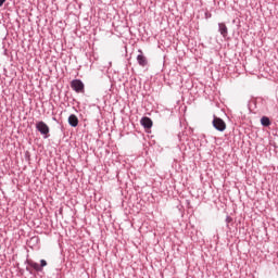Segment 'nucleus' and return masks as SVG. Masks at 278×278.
<instances>
[{
    "mask_svg": "<svg viewBox=\"0 0 278 278\" xmlns=\"http://www.w3.org/2000/svg\"><path fill=\"white\" fill-rule=\"evenodd\" d=\"M231 223H233V218H232L231 216H227V217H226V225H227V228H228V229H231V228L229 227V225H231Z\"/></svg>",
    "mask_w": 278,
    "mask_h": 278,
    "instance_id": "obj_10",
    "label": "nucleus"
},
{
    "mask_svg": "<svg viewBox=\"0 0 278 278\" xmlns=\"http://www.w3.org/2000/svg\"><path fill=\"white\" fill-rule=\"evenodd\" d=\"M140 123L144 129H151L153 127V121L150 117H142Z\"/></svg>",
    "mask_w": 278,
    "mask_h": 278,
    "instance_id": "obj_7",
    "label": "nucleus"
},
{
    "mask_svg": "<svg viewBox=\"0 0 278 278\" xmlns=\"http://www.w3.org/2000/svg\"><path fill=\"white\" fill-rule=\"evenodd\" d=\"M67 123L71 127H77V125H79V118H77V115L71 114L68 116Z\"/></svg>",
    "mask_w": 278,
    "mask_h": 278,
    "instance_id": "obj_6",
    "label": "nucleus"
},
{
    "mask_svg": "<svg viewBox=\"0 0 278 278\" xmlns=\"http://www.w3.org/2000/svg\"><path fill=\"white\" fill-rule=\"evenodd\" d=\"M138 55H137V64L141 66L142 68H146V66H149V59L144 55V52L142 50H138Z\"/></svg>",
    "mask_w": 278,
    "mask_h": 278,
    "instance_id": "obj_5",
    "label": "nucleus"
},
{
    "mask_svg": "<svg viewBox=\"0 0 278 278\" xmlns=\"http://www.w3.org/2000/svg\"><path fill=\"white\" fill-rule=\"evenodd\" d=\"M36 129L37 131H39V134H41V136H43V138H49V125H47V123L45 122H37L36 123Z\"/></svg>",
    "mask_w": 278,
    "mask_h": 278,
    "instance_id": "obj_2",
    "label": "nucleus"
},
{
    "mask_svg": "<svg viewBox=\"0 0 278 278\" xmlns=\"http://www.w3.org/2000/svg\"><path fill=\"white\" fill-rule=\"evenodd\" d=\"M45 266H47V262L45 260H41L39 265V267H41V270L42 268H45Z\"/></svg>",
    "mask_w": 278,
    "mask_h": 278,
    "instance_id": "obj_11",
    "label": "nucleus"
},
{
    "mask_svg": "<svg viewBox=\"0 0 278 278\" xmlns=\"http://www.w3.org/2000/svg\"><path fill=\"white\" fill-rule=\"evenodd\" d=\"M213 127L217 131H225L227 129V124L225 123V121H223V118L214 116Z\"/></svg>",
    "mask_w": 278,
    "mask_h": 278,
    "instance_id": "obj_4",
    "label": "nucleus"
},
{
    "mask_svg": "<svg viewBox=\"0 0 278 278\" xmlns=\"http://www.w3.org/2000/svg\"><path fill=\"white\" fill-rule=\"evenodd\" d=\"M218 31L223 36V38H227L229 30L227 28V25L225 23H219L218 24Z\"/></svg>",
    "mask_w": 278,
    "mask_h": 278,
    "instance_id": "obj_8",
    "label": "nucleus"
},
{
    "mask_svg": "<svg viewBox=\"0 0 278 278\" xmlns=\"http://www.w3.org/2000/svg\"><path fill=\"white\" fill-rule=\"evenodd\" d=\"M7 0H0V8H3V3H5Z\"/></svg>",
    "mask_w": 278,
    "mask_h": 278,
    "instance_id": "obj_13",
    "label": "nucleus"
},
{
    "mask_svg": "<svg viewBox=\"0 0 278 278\" xmlns=\"http://www.w3.org/2000/svg\"><path fill=\"white\" fill-rule=\"evenodd\" d=\"M205 18H212V13H210L208 11L205 12L204 14Z\"/></svg>",
    "mask_w": 278,
    "mask_h": 278,
    "instance_id": "obj_12",
    "label": "nucleus"
},
{
    "mask_svg": "<svg viewBox=\"0 0 278 278\" xmlns=\"http://www.w3.org/2000/svg\"><path fill=\"white\" fill-rule=\"evenodd\" d=\"M26 264H27L26 270H27V273H29V275H34V270H36V273H42L40 264L34 262L33 260H27ZM31 268H33V270H31Z\"/></svg>",
    "mask_w": 278,
    "mask_h": 278,
    "instance_id": "obj_3",
    "label": "nucleus"
},
{
    "mask_svg": "<svg viewBox=\"0 0 278 278\" xmlns=\"http://www.w3.org/2000/svg\"><path fill=\"white\" fill-rule=\"evenodd\" d=\"M261 125L263 127H270V118L268 116H263L261 118Z\"/></svg>",
    "mask_w": 278,
    "mask_h": 278,
    "instance_id": "obj_9",
    "label": "nucleus"
},
{
    "mask_svg": "<svg viewBox=\"0 0 278 278\" xmlns=\"http://www.w3.org/2000/svg\"><path fill=\"white\" fill-rule=\"evenodd\" d=\"M71 88L77 92V94H84L86 92V86L81 79H74L71 81Z\"/></svg>",
    "mask_w": 278,
    "mask_h": 278,
    "instance_id": "obj_1",
    "label": "nucleus"
}]
</instances>
